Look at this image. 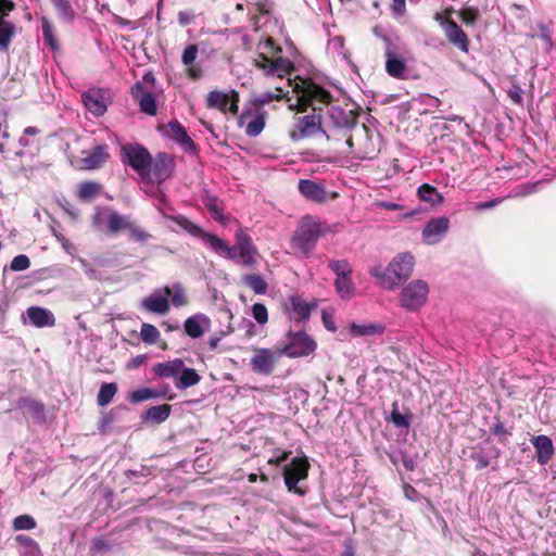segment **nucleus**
Wrapping results in <instances>:
<instances>
[{
	"label": "nucleus",
	"mask_w": 556,
	"mask_h": 556,
	"mask_svg": "<svg viewBox=\"0 0 556 556\" xmlns=\"http://www.w3.org/2000/svg\"><path fill=\"white\" fill-rule=\"evenodd\" d=\"M288 85L292 86V91L295 94L294 102L288 96L286 97L289 109L302 112L311 106L314 112L295 118L294 129L290 132L291 139L299 141L317 132H323V119L316 112L321 110L320 105L330 103V93L307 79H299L294 83L288 79Z\"/></svg>",
	"instance_id": "nucleus-1"
},
{
	"label": "nucleus",
	"mask_w": 556,
	"mask_h": 556,
	"mask_svg": "<svg viewBox=\"0 0 556 556\" xmlns=\"http://www.w3.org/2000/svg\"><path fill=\"white\" fill-rule=\"evenodd\" d=\"M323 134L328 140L336 139L338 134L345 137L344 144L350 154L354 157L364 160L368 157V152L361 147H355V138H367V127L365 125L357 126L356 119L351 111H345L340 106L332 105L328 109L326 117L323 119Z\"/></svg>",
	"instance_id": "nucleus-2"
},
{
	"label": "nucleus",
	"mask_w": 556,
	"mask_h": 556,
	"mask_svg": "<svg viewBox=\"0 0 556 556\" xmlns=\"http://www.w3.org/2000/svg\"><path fill=\"white\" fill-rule=\"evenodd\" d=\"M280 52L281 49L274 45L270 37L265 40L260 37L249 58L265 76L283 78L292 73L294 65L290 60L279 56Z\"/></svg>",
	"instance_id": "nucleus-3"
},
{
	"label": "nucleus",
	"mask_w": 556,
	"mask_h": 556,
	"mask_svg": "<svg viewBox=\"0 0 556 556\" xmlns=\"http://www.w3.org/2000/svg\"><path fill=\"white\" fill-rule=\"evenodd\" d=\"M276 92L266 91L261 94H251L245 103V134L251 137L258 136L266 126L268 112L265 109L274 100L287 97L282 88L276 87Z\"/></svg>",
	"instance_id": "nucleus-4"
},
{
	"label": "nucleus",
	"mask_w": 556,
	"mask_h": 556,
	"mask_svg": "<svg viewBox=\"0 0 556 556\" xmlns=\"http://www.w3.org/2000/svg\"><path fill=\"white\" fill-rule=\"evenodd\" d=\"M413 267L414 256L409 253H402L394 257L386 269L374 267L370 269V274L382 288L394 290L403 280L409 277Z\"/></svg>",
	"instance_id": "nucleus-5"
},
{
	"label": "nucleus",
	"mask_w": 556,
	"mask_h": 556,
	"mask_svg": "<svg viewBox=\"0 0 556 556\" xmlns=\"http://www.w3.org/2000/svg\"><path fill=\"white\" fill-rule=\"evenodd\" d=\"M176 220L186 231L194 237H199L206 247L219 256L233 261L243 258V244L241 242H238L235 247H229L223 239L204 231L201 227L185 217L176 218Z\"/></svg>",
	"instance_id": "nucleus-6"
},
{
	"label": "nucleus",
	"mask_w": 556,
	"mask_h": 556,
	"mask_svg": "<svg viewBox=\"0 0 556 556\" xmlns=\"http://www.w3.org/2000/svg\"><path fill=\"white\" fill-rule=\"evenodd\" d=\"M323 233L320 222L313 216H304L292 238V247L303 256H308L315 249Z\"/></svg>",
	"instance_id": "nucleus-7"
},
{
	"label": "nucleus",
	"mask_w": 556,
	"mask_h": 556,
	"mask_svg": "<svg viewBox=\"0 0 556 556\" xmlns=\"http://www.w3.org/2000/svg\"><path fill=\"white\" fill-rule=\"evenodd\" d=\"M429 294V286L424 280H413L400 294V305L407 311H417L425 305Z\"/></svg>",
	"instance_id": "nucleus-8"
},
{
	"label": "nucleus",
	"mask_w": 556,
	"mask_h": 556,
	"mask_svg": "<svg viewBox=\"0 0 556 556\" xmlns=\"http://www.w3.org/2000/svg\"><path fill=\"white\" fill-rule=\"evenodd\" d=\"M122 160L128 163L142 178L149 176L152 156L149 151L139 144H127L122 148Z\"/></svg>",
	"instance_id": "nucleus-9"
},
{
	"label": "nucleus",
	"mask_w": 556,
	"mask_h": 556,
	"mask_svg": "<svg viewBox=\"0 0 556 556\" xmlns=\"http://www.w3.org/2000/svg\"><path fill=\"white\" fill-rule=\"evenodd\" d=\"M309 464L305 457H294L292 462L283 468V479L288 491L299 495H304L305 491L298 486L301 480L306 479Z\"/></svg>",
	"instance_id": "nucleus-10"
},
{
	"label": "nucleus",
	"mask_w": 556,
	"mask_h": 556,
	"mask_svg": "<svg viewBox=\"0 0 556 556\" xmlns=\"http://www.w3.org/2000/svg\"><path fill=\"white\" fill-rule=\"evenodd\" d=\"M317 344L315 340L304 331H290L288 343L283 346L282 353L289 357H304L315 352Z\"/></svg>",
	"instance_id": "nucleus-11"
},
{
	"label": "nucleus",
	"mask_w": 556,
	"mask_h": 556,
	"mask_svg": "<svg viewBox=\"0 0 556 556\" xmlns=\"http://www.w3.org/2000/svg\"><path fill=\"white\" fill-rule=\"evenodd\" d=\"M85 108L94 116L103 115L112 98L108 89L90 88L81 94Z\"/></svg>",
	"instance_id": "nucleus-12"
},
{
	"label": "nucleus",
	"mask_w": 556,
	"mask_h": 556,
	"mask_svg": "<svg viewBox=\"0 0 556 556\" xmlns=\"http://www.w3.org/2000/svg\"><path fill=\"white\" fill-rule=\"evenodd\" d=\"M174 165L172 156L166 153L157 154L156 159L152 160V165L149 167V176L144 180L159 184L165 181L172 176Z\"/></svg>",
	"instance_id": "nucleus-13"
},
{
	"label": "nucleus",
	"mask_w": 556,
	"mask_h": 556,
	"mask_svg": "<svg viewBox=\"0 0 556 556\" xmlns=\"http://www.w3.org/2000/svg\"><path fill=\"white\" fill-rule=\"evenodd\" d=\"M450 228V220L445 216L430 219L424 227L421 237L427 244H437L442 241Z\"/></svg>",
	"instance_id": "nucleus-14"
},
{
	"label": "nucleus",
	"mask_w": 556,
	"mask_h": 556,
	"mask_svg": "<svg viewBox=\"0 0 556 556\" xmlns=\"http://www.w3.org/2000/svg\"><path fill=\"white\" fill-rule=\"evenodd\" d=\"M315 303H308L298 295L288 298L285 302V308L291 320L306 321L309 319Z\"/></svg>",
	"instance_id": "nucleus-15"
},
{
	"label": "nucleus",
	"mask_w": 556,
	"mask_h": 556,
	"mask_svg": "<svg viewBox=\"0 0 556 556\" xmlns=\"http://www.w3.org/2000/svg\"><path fill=\"white\" fill-rule=\"evenodd\" d=\"M140 308L148 313L166 315L170 309V303L163 289H159L141 300Z\"/></svg>",
	"instance_id": "nucleus-16"
},
{
	"label": "nucleus",
	"mask_w": 556,
	"mask_h": 556,
	"mask_svg": "<svg viewBox=\"0 0 556 556\" xmlns=\"http://www.w3.org/2000/svg\"><path fill=\"white\" fill-rule=\"evenodd\" d=\"M239 93H233L229 97L227 93L220 91H212L207 96V106L218 109L224 113L230 112L237 114L238 112Z\"/></svg>",
	"instance_id": "nucleus-17"
},
{
	"label": "nucleus",
	"mask_w": 556,
	"mask_h": 556,
	"mask_svg": "<svg viewBox=\"0 0 556 556\" xmlns=\"http://www.w3.org/2000/svg\"><path fill=\"white\" fill-rule=\"evenodd\" d=\"M277 362V354L267 349L255 350L250 363L256 374L269 375Z\"/></svg>",
	"instance_id": "nucleus-18"
},
{
	"label": "nucleus",
	"mask_w": 556,
	"mask_h": 556,
	"mask_svg": "<svg viewBox=\"0 0 556 556\" xmlns=\"http://www.w3.org/2000/svg\"><path fill=\"white\" fill-rule=\"evenodd\" d=\"M131 94L138 101L140 111L154 116L156 114V101L153 94L149 91H144L143 86L140 83L135 84L131 87Z\"/></svg>",
	"instance_id": "nucleus-19"
},
{
	"label": "nucleus",
	"mask_w": 556,
	"mask_h": 556,
	"mask_svg": "<svg viewBox=\"0 0 556 556\" xmlns=\"http://www.w3.org/2000/svg\"><path fill=\"white\" fill-rule=\"evenodd\" d=\"M254 7H255V11L258 12L260 14L252 17L255 36L251 37L249 39V42L245 39V51L249 50V52L253 51V49L256 47L257 38L262 37V39L265 40L268 37V36L265 37L264 35L257 34V31L261 27V25H260L261 21H263V24H266V21L268 18V12H269L268 3L266 1L265 2H256L254 4Z\"/></svg>",
	"instance_id": "nucleus-20"
},
{
	"label": "nucleus",
	"mask_w": 556,
	"mask_h": 556,
	"mask_svg": "<svg viewBox=\"0 0 556 556\" xmlns=\"http://www.w3.org/2000/svg\"><path fill=\"white\" fill-rule=\"evenodd\" d=\"M299 191L307 200L317 203L326 202L328 199V193L324 186L313 180L301 179L299 181Z\"/></svg>",
	"instance_id": "nucleus-21"
},
{
	"label": "nucleus",
	"mask_w": 556,
	"mask_h": 556,
	"mask_svg": "<svg viewBox=\"0 0 556 556\" xmlns=\"http://www.w3.org/2000/svg\"><path fill=\"white\" fill-rule=\"evenodd\" d=\"M531 443L535 448L538 463L546 465L555 453L552 439L547 435L541 434L533 437L531 439Z\"/></svg>",
	"instance_id": "nucleus-22"
},
{
	"label": "nucleus",
	"mask_w": 556,
	"mask_h": 556,
	"mask_svg": "<svg viewBox=\"0 0 556 556\" xmlns=\"http://www.w3.org/2000/svg\"><path fill=\"white\" fill-rule=\"evenodd\" d=\"M30 324L37 328L53 327L55 317L51 311L40 306H30L26 311Z\"/></svg>",
	"instance_id": "nucleus-23"
},
{
	"label": "nucleus",
	"mask_w": 556,
	"mask_h": 556,
	"mask_svg": "<svg viewBox=\"0 0 556 556\" xmlns=\"http://www.w3.org/2000/svg\"><path fill=\"white\" fill-rule=\"evenodd\" d=\"M386 326L381 323H352L349 326V333L358 338H375L384 333Z\"/></svg>",
	"instance_id": "nucleus-24"
},
{
	"label": "nucleus",
	"mask_w": 556,
	"mask_h": 556,
	"mask_svg": "<svg viewBox=\"0 0 556 556\" xmlns=\"http://www.w3.org/2000/svg\"><path fill=\"white\" fill-rule=\"evenodd\" d=\"M166 135L178 142L185 151H194L195 144L187 134L186 129L177 121L167 124Z\"/></svg>",
	"instance_id": "nucleus-25"
},
{
	"label": "nucleus",
	"mask_w": 556,
	"mask_h": 556,
	"mask_svg": "<svg viewBox=\"0 0 556 556\" xmlns=\"http://www.w3.org/2000/svg\"><path fill=\"white\" fill-rule=\"evenodd\" d=\"M16 407L23 412L24 415L28 414L39 421L45 420V405L43 403L29 397L21 396L16 401Z\"/></svg>",
	"instance_id": "nucleus-26"
},
{
	"label": "nucleus",
	"mask_w": 556,
	"mask_h": 556,
	"mask_svg": "<svg viewBox=\"0 0 556 556\" xmlns=\"http://www.w3.org/2000/svg\"><path fill=\"white\" fill-rule=\"evenodd\" d=\"M109 159L108 147L105 144L96 146L92 151L81 159L85 169H97L101 167Z\"/></svg>",
	"instance_id": "nucleus-27"
},
{
	"label": "nucleus",
	"mask_w": 556,
	"mask_h": 556,
	"mask_svg": "<svg viewBox=\"0 0 556 556\" xmlns=\"http://www.w3.org/2000/svg\"><path fill=\"white\" fill-rule=\"evenodd\" d=\"M447 39L462 51H468V39L464 30L454 22L448 21L445 25Z\"/></svg>",
	"instance_id": "nucleus-28"
},
{
	"label": "nucleus",
	"mask_w": 556,
	"mask_h": 556,
	"mask_svg": "<svg viewBox=\"0 0 556 556\" xmlns=\"http://www.w3.org/2000/svg\"><path fill=\"white\" fill-rule=\"evenodd\" d=\"M182 366L184 361L176 358L156 364L153 368V371L160 378H174L176 380L180 370H182Z\"/></svg>",
	"instance_id": "nucleus-29"
},
{
	"label": "nucleus",
	"mask_w": 556,
	"mask_h": 556,
	"mask_svg": "<svg viewBox=\"0 0 556 556\" xmlns=\"http://www.w3.org/2000/svg\"><path fill=\"white\" fill-rule=\"evenodd\" d=\"M207 325H208V318L203 314H198V315L187 318L185 320L184 327H185L186 333L189 337L197 339L203 334V332H204L203 326H207Z\"/></svg>",
	"instance_id": "nucleus-30"
},
{
	"label": "nucleus",
	"mask_w": 556,
	"mask_h": 556,
	"mask_svg": "<svg viewBox=\"0 0 556 556\" xmlns=\"http://www.w3.org/2000/svg\"><path fill=\"white\" fill-rule=\"evenodd\" d=\"M8 15L0 16V52H7L10 48L12 39L16 35L15 25L7 21Z\"/></svg>",
	"instance_id": "nucleus-31"
},
{
	"label": "nucleus",
	"mask_w": 556,
	"mask_h": 556,
	"mask_svg": "<svg viewBox=\"0 0 556 556\" xmlns=\"http://www.w3.org/2000/svg\"><path fill=\"white\" fill-rule=\"evenodd\" d=\"M200 375L193 368H185L182 366V370H180L176 381L175 387L178 390H185L187 388L193 387L200 381Z\"/></svg>",
	"instance_id": "nucleus-32"
},
{
	"label": "nucleus",
	"mask_w": 556,
	"mask_h": 556,
	"mask_svg": "<svg viewBox=\"0 0 556 556\" xmlns=\"http://www.w3.org/2000/svg\"><path fill=\"white\" fill-rule=\"evenodd\" d=\"M387 61H386V71L387 73L395 78H400L404 75L406 71V65L404 61L397 58L393 52L387 50L386 52Z\"/></svg>",
	"instance_id": "nucleus-33"
},
{
	"label": "nucleus",
	"mask_w": 556,
	"mask_h": 556,
	"mask_svg": "<svg viewBox=\"0 0 556 556\" xmlns=\"http://www.w3.org/2000/svg\"><path fill=\"white\" fill-rule=\"evenodd\" d=\"M418 198L431 205H440L443 203V195L431 185L424 184L417 190Z\"/></svg>",
	"instance_id": "nucleus-34"
},
{
	"label": "nucleus",
	"mask_w": 556,
	"mask_h": 556,
	"mask_svg": "<svg viewBox=\"0 0 556 556\" xmlns=\"http://www.w3.org/2000/svg\"><path fill=\"white\" fill-rule=\"evenodd\" d=\"M130 222L131 220H129L128 217L123 216L118 212L111 208L108 216L106 231L115 235L122 230H127Z\"/></svg>",
	"instance_id": "nucleus-35"
},
{
	"label": "nucleus",
	"mask_w": 556,
	"mask_h": 556,
	"mask_svg": "<svg viewBox=\"0 0 556 556\" xmlns=\"http://www.w3.org/2000/svg\"><path fill=\"white\" fill-rule=\"evenodd\" d=\"M352 275L336 277L334 288L339 296L343 300H350L354 296L355 287L351 278Z\"/></svg>",
	"instance_id": "nucleus-36"
},
{
	"label": "nucleus",
	"mask_w": 556,
	"mask_h": 556,
	"mask_svg": "<svg viewBox=\"0 0 556 556\" xmlns=\"http://www.w3.org/2000/svg\"><path fill=\"white\" fill-rule=\"evenodd\" d=\"M172 407L168 404L151 406L144 414V419L154 424L164 422L170 415Z\"/></svg>",
	"instance_id": "nucleus-37"
},
{
	"label": "nucleus",
	"mask_w": 556,
	"mask_h": 556,
	"mask_svg": "<svg viewBox=\"0 0 556 556\" xmlns=\"http://www.w3.org/2000/svg\"><path fill=\"white\" fill-rule=\"evenodd\" d=\"M164 294L170 296V302L176 307H181L187 304V299L185 295V290L180 283H174L172 287L163 288Z\"/></svg>",
	"instance_id": "nucleus-38"
},
{
	"label": "nucleus",
	"mask_w": 556,
	"mask_h": 556,
	"mask_svg": "<svg viewBox=\"0 0 556 556\" xmlns=\"http://www.w3.org/2000/svg\"><path fill=\"white\" fill-rule=\"evenodd\" d=\"M15 540L21 545V547H23L22 554L28 556H42L39 544L30 536L18 534Z\"/></svg>",
	"instance_id": "nucleus-39"
},
{
	"label": "nucleus",
	"mask_w": 556,
	"mask_h": 556,
	"mask_svg": "<svg viewBox=\"0 0 556 556\" xmlns=\"http://www.w3.org/2000/svg\"><path fill=\"white\" fill-rule=\"evenodd\" d=\"M102 186L94 181H86L79 185L78 197L83 201H91L101 192Z\"/></svg>",
	"instance_id": "nucleus-40"
},
{
	"label": "nucleus",
	"mask_w": 556,
	"mask_h": 556,
	"mask_svg": "<svg viewBox=\"0 0 556 556\" xmlns=\"http://www.w3.org/2000/svg\"><path fill=\"white\" fill-rule=\"evenodd\" d=\"M245 285L253 290L255 294H265L268 289L267 281L257 274L245 271Z\"/></svg>",
	"instance_id": "nucleus-41"
},
{
	"label": "nucleus",
	"mask_w": 556,
	"mask_h": 556,
	"mask_svg": "<svg viewBox=\"0 0 556 556\" xmlns=\"http://www.w3.org/2000/svg\"><path fill=\"white\" fill-rule=\"evenodd\" d=\"M165 395H166V392H160V391H156V390H153L150 388H141V389L135 390L130 394L129 401L134 404H137L140 402L150 400V399H155V397L165 396Z\"/></svg>",
	"instance_id": "nucleus-42"
},
{
	"label": "nucleus",
	"mask_w": 556,
	"mask_h": 556,
	"mask_svg": "<svg viewBox=\"0 0 556 556\" xmlns=\"http://www.w3.org/2000/svg\"><path fill=\"white\" fill-rule=\"evenodd\" d=\"M204 205L215 220L226 225L228 218L223 214V207L216 198L207 197L204 201Z\"/></svg>",
	"instance_id": "nucleus-43"
},
{
	"label": "nucleus",
	"mask_w": 556,
	"mask_h": 556,
	"mask_svg": "<svg viewBox=\"0 0 556 556\" xmlns=\"http://www.w3.org/2000/svg\"><path fill=\"white\" fill-rule=\"evenodd\" d=\"M117 392V386L114 382L103 383L100 387L97 403L99 406H106Z\"/></svg>",
	"instance_id": "nucleus-44"
},
{
	"label": "nucleus",
	"mask_w": 556,
	"mask_h": 556,
	"mask_svg": "<svg viewBox=\"0 0 556 556\" xmlns=\"http://www.w3.org/2000/svg\"><path fill=\"white\" fill-rule=\"evenodd\" d=\"M327 49L333 55L340 56L345 61H350V54L344 47V39L341 36H336L328 41Z\"/></svg>",
	"instance_id": "nucleus-45"
},
{
	"label": "nucleus",
	"mask_w": 556,
	"mask_h": 556,
	"mask_svg": "<svg viewBox=\"0 0 556 556\" xmlns=\"http://www.w3.org/2000/svg\"><path fill=\"white\" fill-rule=\"evenodd\" d=\"M161 337L159 329L148 323H143L140 330V338L146 344H155Z\"/></svg>",
	"instance_id": "nucleus-46"
},
{
	"label": "nucleus",
	"mask_w": 556,
	"mask_h": 556,
	"mask_svg": "<svg viewBox=\"0 0 556 556\" xmlns=\"http://www.w3.org/2000/svg\"><path fill=\"white\" fill-rule=\"evenodd\" d=\"M52 2L63 21L70 23L74 20L75 12L68 0H52Z\"/></svg>",
	"instance_id": "nucleus-47"
},
{
	"label": "nucleus",
	"mask_w": 556,
	"mask_h": 556,
	"mask_svg": "<svg viewBox=\"0 0 556 556\" xmlns=\"http://www.w3.org/2000/svg\"><path fill=\"white\" fill-rule=\"evenodd\" d=\"M111 207H97L94 215L92 216V226L97 230H104L108 225V216L110 214Z\"/></svg>",
	"instance_id": "nucleus-48"
},
{
	"label": "nucleus",
	"mask_w": 556,
	"mask_h": 556,
	"mask_svg": "<svg viewBox=\"0 0 556 556\" xmlns=\"http://www.w3.org/2000/svg\"><path fill=\"white\" fill-rule=\"evenodd\" d=\"M41 27L45 41L50 46L52 50H56L59 46L58 40L54 37L53 26L46 17L41 20Z\"/></svg>",
	"instance_id": "nucleus-49"
},
{
	"label": "nucleus",
	"mask_w": 556,
	"mask_h": 556,
	"mask_svg": "<svg viewBox=\"0 0 556 556\" xmlns=\"http://www.w3.org/2000/svg\"><path fill=\"white\" fill-rule=\"evenodd\" d=\"M392 412L390 416V421L394 424L397 428H408L410 425V416L409 415H403L397 409V403H393L392 405Z\"/></svg>",
	"instance_id": "nucleus-50"
},
{
	"label": "nucleus",
	"mask_w": 556,
	"mask_h": 556,
	"mask_svg": "<svg viewBox=\"0 0 556 556\" xmlns=\"http://www.w3.org/2000/svg\"><path fill=\"white\" fill-rule=\"evenodd\" d=\"M262 263V257L245 237V268L248 266H258Z\"/></svg>",
	"instance_id": "nucleus-51"
},
{
	"label": "nucleus",
	"mask_w": 556,
	"mask_h": 556,
	"mask_svg": "<svg viewBox=\"0 0 556 556\" xmlns=\"http://www.w3.org/2000/svg\"><path fill=\"white\" fill-rule=\"evenodd\" d=\"M329 267L336 274V277L352 275V267L345 260H332L329 262Z\"/></svg>",
	"instance_id": "nucleus-52"
},
{
	"label": "nucleus",
	"mask_w": 556,
	"mask_h": 556,
	"mask_svg": "<svg viewBox=\"0 0 556 556\" xmlns=\"http://www.w3.org/2000/svg\"><path fill=\"white\" fill-rule=\"evenodd\" d=\"M127 231L129 232L130 238L138 242H146L151 237L147 231H144L139 225H137L134 222L129 223Z\"/></svg>",
	"instance_id": "nucleus-53"
},
{
	"label": "nucleus",
	"mask_w": 556,
	"mask_h": 556,
	"mask_svg": "<svg viewBox=\"0 0 556 556\" xmlns=\"http://www.w3.org/2000/svg\"><path fill=\"white\" fill-rule=\"evenodd\" d=\"M36 527L35 519L29 515H21L13 520L15 530H31Z\"/></svg>",
	"instance_id": "nucleus-54"
},
{
	"label": "nucleus",
	"mask_w": 556,
	"mask_h": 556,
	"mask_svg": "<svg viewBox=\"0 0 556 556\" xmlns=\"http://www.w3.org/2000/svg\"><path fill=\"white\" fill-rule=\"evenodd\" d=\"M252 316L260 325H265L268 320V312L264 304L256 303L252 306Z\"/></svg>",
	"instance_id": "nucleus-55"
},
{
	"label": "nucleus",
	"mask_w": 556,
	"mask_h": 556,
	"mask_svg": "<svg viewBox=\"0 0 556 556\" xmlns=\"http://www.w3.org/2000/svg\"><path fill=\"white\" fill-rule=\"evenodd\" d=\"M30 266V261L27 255L20 254L15 256L11 262V269L13 271H22Z\"/></svg>",
	"instance_id": "nucleus-56"
},
{
	"label": "nucleus",
	"mask_w": 556,
	"mask_h": 556,
	"mask_svg": "<svg viewBox=\"0 0 556 556\" xmlns=\"http://www.w3.org/2000/svg\"><path fill=\"white\" fill-rule=\"evenodd\" d=\"M198 54V48L194 45H189L186 47L182 53V63L185 65H190L194 62Z\"/></svg>",
	"instance_id": "nucleus-57"
},
{
	"label": "nucleus",
	"mask_w": 556,
	"mask_h": 556,
	"mask_svg": "<svg viewBox=\"0 0 556 556\" xmlns=\"http://www.w3.org/2000/svg\"><path fill=\"white\" fill-rule=\"evenodd\" d=\"M478 10L473 8H467L460 12L462 21L466 24H473L478 18Z\"/></svg>",
	"instance_id": "nucleus-58"
},
{
	"label": "nucleus",
	"mask_w": 556,
	"mask_h": 556,
	"mask_svg": "<svg viewBox=\"0 0 556 556\" xmlns=\"http://www.w3.org/2000/svg\"><path fill=\"white\" fill-rule=\"evenodd\" d=\"M471 458L476 460L477 469H483L490 465V458L483 452H473Z\"/></svg>",
	"instance_id": "nucleus-59"
},
{
	"label": "nucleus",
	"mask_w": 556,
	"mask_h": 556,
	"mask_svg": "<svg viewBox=\"0 0 556 556\" xmlns=\"http://www.w3.org/2000/svg\"><path fill=\"white\" fill-rule=\"evenodd\" d=\"M509 98L516 103L521 104L522 102V90L518 85H513L508 90Z\"/></svg>",
	"instance_id": "nucleus-60"
},
{
	"label": "nucleus",
	"mask_w": 556,
	"mask_h": 556,
	"mask_svg": "<svg viewBox=\"0 0 556 556\" xmlns=\"http://www.w3.org/2000/svg\"><path fill=\"white\" fill-rule=\"evenodd\" d=\"M92 548L96 552H108L111 549V545L101 538H94L92 540Z\"/></svg>",
	"instance_id": "nucleus-61"
},
{
	"label": "nucleus",
	"mask_w": 556,
	"mask_h": 556,
	"mask_svg": "<svg viewBox=\"0 0 556 556\" xmlns=\"http://www.w3.org/2000/svg\"><path fill=\"white\" fill-rule=\"evenodd\" d=\"M375 205L377 207H381V208H384L388 211H399V210L403 208L402 204L395 203V202H390V201H378L375 203Z\"/></svg>",
	"instance_id": "nucleus-62"
},
{
	"label": "nucleus",
	"mask_w": 556,
	"mask_h": 556,
	"mask_svg": "<svg viewBox=\"0 0 556 556\" xmlns=\"http://www.w3.org/2000/svg\"><path fill=\"white\" fill-rule=\"evenodd\" d=\"M15 9V3L12 0H0V16L9 15Z\"/></svg>",
	"instance_id": "nucleus-63"
},
{
	"label": "nucleus",
	"mask_w": 556,
	"mask_h": 556,
	"mask_svg": "<svg viewBox=\"0 0 556 556\" xmlns=\"http://www.w3.org/2000/svg\"><path fill=\"white\" fill-rule=\"evenodd\" d=\"M323 321H324V325L325 327L334 332L337 330V327L333 323V320L331 319V316H328V314L326 312L323 313Z\"/></svg>",
	"instance_id": "nucleus-64"
}]
</instances>
